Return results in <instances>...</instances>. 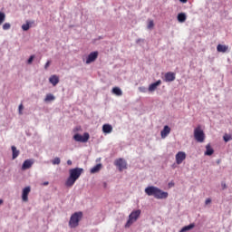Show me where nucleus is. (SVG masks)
Instances as JSON below:
<instances>
[{
  "mask_svg": "<svg viewBox=\"0 0 232 232\" xmlns=\"http://www.w3.org/2000/svg\"><path fill=\"white\" fill-rule=\"evenodd\" d=\"M84 169L82 168H74L69 169V177L65 181V186L67 188H72V186H73V184L79 180V178L81 175H82Z\"/></svg>",
  "mask_w": 232,
  "mask_h": 232,
  "instance_id": "nucleus-1",
  "label": "nucleus"
},
{
  "mask_svg": "<svg viewBox=\"0 0 232 232\" xmlns=\"http://www.w3.org/2000/svg\"><path fill=\"white\" fill-rule=\"evenodd\" d=\"M80 220H82V212L78 211L73 213L69 220V227H71V229H75V227L79 226Z\"/></svg>",
  "mask_w": 232,
  "mask_h": 232,
  "instance_id": "nucleus-2",
  "label": "nucleus"
},
{
  "mask_svg": "<svg viewBox=\"0 0 232 232\" xmlns=\"http://www.w3.org/2000/svg\"><path fill=\"white\" fill-rule=\"evenodd\" d=\"M140 209L133 210L130 215H129V219L127 220L125 224V228L128 229V227H131L132 224H135L137 220H139L140 217Z\"/></svg>",
  "mask_w": 232,
  "mask_h": 232,
  "instance_id": "nucleus-3",
  "label": "nucleus"
},
{
  "mask_svg": "<svg viewBox=\"0 0 232 232\" xmlns=\"http://www.w3.org/2000/svg\"><path fill=\"white\" fill-rule=\"evenodd\" d=\"M194 139L197 140V142H204L206 140V134L200 127H197L194 130Z\"/></svg>",
  "mask_w": 232,
  "mask_h": 232,
  "instance_id": "nucleus-4",
  "label": "nucleus"
},
{
  "mask_svg": "<svg viewBox=\"0 0 232 232\" xmlns=\"http://www.w3.org/2000/svg\"><path fill=\"white\" fill-rule=\"evenodd\" d=\"M114 166L118 168L119 171H123V169H128V162L126 161V160L122 158H119L115 160Z\"/></svg>",
  "mask_w": 232,
  "mask_h": 232,
  "instance_id": "nucleus-5",
  "label": "nucleus"
},
{
  "mask_svg": "<svg viewBox=\"0 0 232 232\" xmlns=\"http://www.w3.org/2000/svg\"><path fill=\"white\" fill-rule=\"evenodd\" d=\"M73 140L76 142H88V140H90V133L85 132V133H83V135L76 133L73 136Z\"/></svg>",
  "mask_w": 232,
  "mask_h": 232,
  "instance_id": "nucleus-6",
  "label": "nucleus"
},
{
  "mask_svg": "<svg viewBox=\"0 0 232 232\" xmlns=\"http://www.w3.org/2000/svg\"><path fill=\"white\" fill-rule=\"evenodd\" d=\"M176 164L180 165L184 160H186V152L184 151H179L176 156Z\"/></svg>",
  "mask_w": 232,
  "mask_h": 232,
  "instance_id": "nucleus-7",
  "label": "nucleus"
},
{
  "mask_svg": "<svg viewBox=\"0 0 232 232\" xmlns=\"http://www.w3.org/2000/svg\"><path fill=\"white\" fill-rule=\"evenodd\" d=\"M168 195H169L168 192L163 191L162 189L158 188L156 190L154 198H157L158 200H162V199L166 198L168 197Z\"/></svg>",
  "mask_w": 232,
  "mask_h": 232,
  "instance_id": "nucleus-8",
  "label": "nucleus"
},
{
  "mask_svg": "<svg viewBox=\"0 0 232 232\" xmlns=\"http://www.w3.org/2000/svg\"><path fill=\"white\" fill-rule=\"evenodd\" d=\"M97 57H99V52L95 51L91 53L86 59V64H91V63H93L97 60Z\"/></svg>",
  "mask_w": 232,
  "mask_h": 232,
  "instance_id": "nucleus-9",
  "label": "nucleus"
},
{
  "mask_svg": "<svg viewBox=\"0 0 232 232\" xmlns=\"http://www.w3.org/2000/svg\"><path fill=\"white\" fill-rule=\"evenodd\" d=\"M157 187L155 186H149L145 188V193L146 195H148V197H154L155 198V195L157 193Z\"/></svg>",
  "mask_w": 232,
  "mask_h": 232,
  "instance_id": "nucleus-10",
  "label": "nucleus"
},
{
  "mask_svg": "<svg viewBox=\"0 0 232 232\" xmlns=\"http://www.w3.org/2000/svg\"><path fill=\"white\" fill-rule=\"evenodd\" d=\"M175 79H176L175 72H169L165 73L163 81L165 82H173V81H175Z\"/></svg>",
  "mask_w": 232,
  "mask_h": 232,
  "instance_id": "nucleus-11",
  "label": "nucleus"
},
{
  "mask_svg": "<svg viewBox=\"0 0 232 232\" xmlns=\"http://www.w3.org/2000/svg\"><path fill=\"white\" fill-rule=\"evenodd\" d=\"M32 190V188L30 187H25L24 189H23V192H22V200L24 202H28V195H30V191Z\"/></svg>",
  "mask_w": 232,
  "mask_h": 232,
  "instance_id": "nucleus-12",
  "label": "nucleus"
},
{
  "mask_svg": "<svg viewBox=\"0 0 232 232\" xmlns=\"http://www.w3.org/2000/svg\"><path fill=\"white\" fill-rule=\"evenodd\" d=\"M171 133V128L169 126L165 125L163 130L160 131L161 139H166Z\"/></svg>",
  "mask_w": 232,
  "mask_h": 232,
  "instance_id": "nucleus-13",
  "label": "nucleus"
},
{
  "mask_svg": "<svg viewBox=\"0 0 232 232\" xmlns=\"http://www.w3.org/2000/svg\"><path fill=\"white\" fill-rule=\"evenodd\" d=\"M34 166V160H25L22 165V169H30Z\"/></svg>",
  "mask_w": 232,
  "mask_h": 232,
  "instance_id": "nucleus-14",
  "label": "nucleus"
},
{
  "mask_svg": "<svg viewBox=\"0 0 232 232\" xmlns=\"http://www.w3.org/2000/svg\"><path fill=\"white\" fill-rule=\"evenodd\" d=\"M160 84H162V81L158 80L157 82L151 83L149 86V92H155V90H157V88H159V86H160Z\"/></svg>",
  "mask_w": 232,
  "mask_h": 232,
  "instance_id": "nucleus-15",
  "label": "nucleus"
},
{
  "mask_svg": "<svg viewBox=\"0 0 232 232\" xmlns=\"http://www.w3.org/2000/svg\"><path fill=\"white\" fill-rule=\"evenodd\" d=\"M111 131H113V127L108 123L103 124L102 126V132L105 134H110L111 133Z\"/></svg>",
  "mask_w": 232,
  "mask_h": 232,
  "instance_id": "nucleus-16",
  "label": "nucleus"
},
{
  "mask_svg": "<svg viewBox=\"0 0 232 232\" xmlns=\"http://www.w3.org/2000/svg\"><path fill=\"white\" fill-rule=\"evenodd\" d=\"M214 153H215V150H213V148H211L210 144H208L206 146V151H205L204 155L207 157H211V155H213Z\"/></svg>",
  "mask_w": 232,
  "mask_h": 232,
  "instance_id": "nucleus-17",
  "label": "nucleus"
},
{
  "mask_svg": "<svg viewBox=\"0 0 232 232\" xmlns=\"http://www.w3.org/2000/svg\"><path fill=\"white\" fill-rule=\"evenodd\" d=\"M49 82L51 84H53V86H57V84H59V76L57 75H52L50 78H49Z\"/></svg>",
  "mask_w": 232,
  "mask_h": 232,
  "instance_id": "nucleus-18",
  "label": "nucleus"
},
{
  "mask_svg": "<svg viewBox=\"0 0 232 232\" xmlns=\"http://www.w3.org/2000/svg\"><path fill=\"white\" fill-rule=\"evenodd\" d=\"M228 49H229V46L220 44H218V46H217V51L220 52L221 53H226V52H227Z\"/></svg>",
  "mask_w": 232,
  "mask_h": 232,
  "instance_id": "nucleus-19",
  "label": "nucleus"
},
{
  "mask_svg": "<svg viewBox=\"0 0 232 232\" xmlns=\"http://www.w3.org/2000/svg\"><path fill=\"white\" fill-rule=\"evenodd\" d=\"M102 168V164L98 163L91 169V173H99Z\"/></svg>",
  "mask_w": 232,
  "mask_h": 232,
  "instance_id": "nucleus-20",
  "label": "nucleus"
},
{
  "mask_svg": "<svg viewBox=\"0 0 232 232\" xmlns=\"http://www.w3.org/2000/svg\"><path fill=\"white\" fill-rule=\"evenodd\" d=\"M193 227H195V224L191 223L188 226H185L183 227L179 232H188V231H191V229H193Z\"/></svg>",
  "mask_w": 232,
  "mask_h": 232,
  "instance_id": "nucleus-21",
  "label": "nucleus"
},
{
  "mask_svg": "<svg viewBox=\"0 0 232 232\" xmlns=\"http://www.w3.org/2000/svg\"><path fill=\"white\" fill-rule=\"evenodd\" d=\"M112 93L113 95H117V97H121L122 95V90L119 87L112 88Z\"/></svg>",
  "mask_w": 232,
  "mask_h": 232,
  "instance_id": "nucleus-22",
  "label": "nucleus"
},
{
  "mask_svg": "<svg viewBox=\"0 0 232 232\" xmlns=\"http://www.w3.org/2000/svg\"><path fill=\"white\" fill-rule=\"evenodd\" d=\"M54 100H55L54 95L52 94V93H48V94H46V96H45L44 101V102H52Z\"/></svg>",
  "mask_w": 232,
  "mask_h": 232,
  "instance_id": "nucleus-23",
  "label": "nucleus"
},
{
  "mask_svg": "<svg viewBox=\"0 0 232 232\" xmlns=\"http://www.w3.org/2000/svg\"><path fill=\"white\" fill-rule=\"evenodd\" d=\"M12 152H13V160H15L16 158L19 157V150L15 146L11 147Z\"/></svg>",
  "mask_w": 232,
  "mask_h": 232,
  "instance_id": "nucleus-24",
  "label": "nucleus"
},
{
  "mask_svg": "<svg viewBox=\"0 0 232 232\" xmlns=\"http://www.w3.org/2000/svg\"><path fill=\"white\" fill-rule=\"evenodd\" d=\"M178 21H179V23H185L186 22V14L184 13H179L178 14Z\"/></svg>",
  "mask_w": 232,
  "mask_h": 232,
  "instance_id": "nucleus-25",
  "label": "nucleus"
},
{
  "mask_svg": "<svg viewBox=\"0 0 232 232\" xmlns=\"http://www.w3.org/2000/svg\"><path fill=\"white\" fill-rule=\"evenodd\" d=\"M52 164H53V166H59V164H61V158L56 157L52 160Z\"/></svg>",
  "mask_w": 232,
  "mask_h": 232,
  "instance_id": "nucleus-26",
  "label": "nucleus"
},
{
  "mask_svg": "<svg viewBox=\"0 0 232 232\" xmlns=\"http://www.w3.org/2000/svg\"><path fill=\"white\" fill-rule=\"evenodd\" d=\"M22 30H24V32H28V30H30V23L26 22V24H24L22 25Z\"/></svg>",
  "mask_w": 232,
  "mask_h": 232,
  "instance_id": "nucleus-27",
  "label": "nucleus"
},
{
  "mask_svg": "<svg viewBox=\"0 0 232 232\" xmlns=\"http://www.w3.org/2000/svg\"><path fill=\"white\" fill-rule=\"evenodd\" d=\"M5 17L6 15L5 14V13H0V24H3V23H5Z\"/></svg>",
  "mask_w": 232,
  "mask_h": 232,
  "instance_id": "nucleus-28",
  "label": "nucleus"
},
{
  "mask_svg": "<svg viewBox=\"0 0 232 232\" xmlns=\"http://www.w3.org/2000/svg\"><path fill=\"white\" fill-rule=\"evenodd\" d=\"M153 26H155V24L153 23V20H150V21H149V24H148V25H147V28H148L149 30H152Z\"/></svg>",
  "mask_w": 232,
  "mask_h": 232,
  "instance_id": "nucleus-29",
  "label": "nucleus"
},
{
  "mask_svg": "<svg viewBox=\"0 0 232 232\" xmlns=\"http://www.w3.org/2000/svg\"><path fill=\"white\" fill-rule=\"evenodd\" d=\"M11 24L9 23H5L3 24V30H10Z\"/></svg>",
  "mask_w": 232,
  "mask_h": 232,
  "instance_id": "nucleus-30",
  "label": "nucleus"
},
{
  "mask_svg": "<svg viewBox=\"0 0 232 232\" xmlns=\"http://www.w3.org/2000/svg\"><path fill=\"white\" fill-rule=\"evenodd\" d=\"M231 136L230 135H227L226 134L224 137H223V140H225V142H229V140H231Z\"/></svg>",
  "mask_w": 232,
  "mask_h": 232,
  "instance_id": "nucleus-31",
  "label": "nucleus"
},
{
  "mask_svg": "<svg viewBox=\"0 0 232 232\" xmlns=\"http://www.w3.org/2000/svg\"><path fill=\"white\" fill-rule=\"evenodd\" d=\"M23 109H24V106H23V103H21L18 107L19 115H23Z\"/></svg>",
  "mask_w": 232,
  "mask_h": 232,
  "instance_id": "nucleus-32",
  "label": "nucleus"
},
{
  "mask_svg": "<svg viewBox=\"0 0 232 232\" xmlns=\"http://www.w3.org/2000/svg\"><path fill=\"white\" fill-rule=\"evenodd\" d=\"M34 55H31V56L29 57V59L27 60V64H32V63H34Z\"/></svg>",
  "mask_w": 232,
  "mask_h": 232,
  "instance_id": "nucleus-33",
  "label": "nucleus"
},
{
  "mask_svg": "<svg viewBox=\"0 0 232 232\" xmlns=\"http://www.w3.org/2000/svg\"><path fill=\"white\" fill-rule=\"evenodd\" d=\"M50 64H52V61L48 60L44 65V69L48 70V68H50Z\"/></svg>",
  "mask_w": 232,
  "mask_h": 232,
  "instance_id": "nucleus-34",
  "label": "nucleus"
},
{
  "mask_svg": "<svg viewBox=\"0 0 232 232\" xmlns=\"http://www.w3.org/2000/svg\"><path fill=\"white\" fill-rule=\"evenodd\" d=\"M139 91L141 92V93H146V92H148V89H146V87H139Z\"/></svg>",
  "mask_w": 232,
  "mask_h": 232,
  "instance_id": "nucleus-35",
  "label": "nucleus"
},
{
  "mask_svg": "<svg viewBox=\"0 0 232 232\" xmlns=\"http://www.w3.org/2000/svg\"><path fill=\"white\" fill-rule=\"evenodd\" d=\"M221 188H222L223 190L227 189V185L225 183V181L221 182Z\"/></svg>",
  "mask_w": 232,
  "mask_h": 232,
  "instance_id": "nucleus-36",
  "label": "nucleus"
},
{
  "mask_svg": "<svg viewBox=\"0 0 232 232\" xmlns=\"http://www.w3.org/2000/svg\"><path fill=\"white\" fill-rule=\"evenodd\" d=\"M205 204H206V206H208V204H211V198H207L205 200Z\"/></svg>",
  "mask_w": 232,
  "mask_h": 232,
  "instance_id": "nucleus-37",
  "label": "nucleus"
},
{
  "mask_svg": "<svg viewBox=\"0 0 232 232\" xmlns=\"http://www.w3.org/2000/svg\"><path fill=\"white\" fill-rule=\"evenodd\" d=\"M67 164H68V166H72V160H67Z\"/></svg>",
  "mask_w": 232,
  "mask_h": 232,
  "instance_id": "nucleus-38",
  "label": "nucleus"
},
{
  "mask_svg": "<svg viewBox=\"0 0 232 232\" xmlns=\"http://www.w3.org/2000/svg\"><path fill=\"white\" fill-rule=\"evenodd\" d=\"M179 1H180V3H183V4L188 3V0H179Z\"/></svg>",
  "mask_w": 232,
  "mask_h": 232,
  "instance_id": "nucleus-39",
  "label": "nucleus"
},
{
  "mask_svg": "<svg viewBox=\"0 0 232 232\" xmlns=\"http://www.w3.org/2000/svg\"><path fill=\"white\" fill-rule=\"evenodd\" d=\"M48 184H49L48 181L44 182V186H48Z\"/></svg>",
  "mask_w": 232,
  "mask_h": 232,
  "instance_id": "nucleus-40",
  "label": "nucleus"
},
{
  "mask_svg": "<svg viewBox=\"0 0 232 232\" xmlns=\"http://www.w3.org/2000/svg\"><path fill=\"white\" fill-rule=\"evenodd\" d=\"M1 204H3V199H0V206H1Z\"/></svg>",
  "mask_w": 232,
  "mask_h": 232,
  "instance_id": "nucleus-41",
  "label": "nucleus"
},
{
  "mask_svg": "<svg viewBox=\"0 0 232 232\" xmlns=\"http://www.w3.org/2000/svg\"><path fill=\"white\" fill-rule=\"evenodd\" d=\"M140 41V39L137 40V42H136V43H139Z\"/></svg>",
  "mask_w": 232,
  "mask_h": 232,
  "instance_id": "nucleus-42",
  "label": "nucleus"
},
{
  "mask_svg": "<svg viewBox=\"0 0 232 232\" xmlns=\"http://www.w3.org/2000/svg\"><path fill=\"white\" fill-rule=\"evenodd\" d=\"M104 188H106V183H104Z\"/></svg>",
  "mask_w": 232,
  "mask_h": 232,
  "instance_id": "nucleus-43",
  "label": "nucleus"
}]
</instances>
